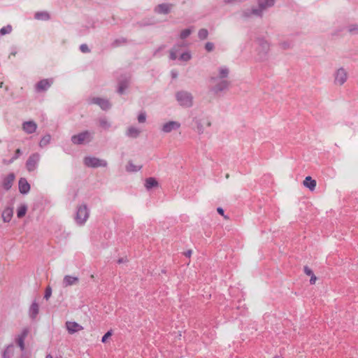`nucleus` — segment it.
<instances>
[{"mask_svg": "<svg viewBox=\"0 0 358 358\" xmlns=\"http://www.w3.org/2000/svg\"><path fill=\"white\" fill-rule=\"evenodd\" d=\"M275 0H259V6L262 10H265L266 8L273 6Z\"/></svg>", "mask_w": 358, "mask_h": 358, "instance_id": "6ab92c4d", "label": "nucleus"}, {"mask_svg": "<svg viewBox=\"0 0 358 358\" xmlns=\"http://www.w3.org/2000/svg\"><path fill=\"white\" fill-rule=\"evenodd\" d=\"M80 50L83 52H89V48L87 45L83 44L80 45Z\"/></svg>", "mask_w": 358, "mask_h": 358, "instance_id": "a19ab883", "label": "nucleus"}, {"mask_svg": "<svg viewBox=\"0 0 358 358\" xmlns=\"http://www.w3.org/2000/svg\"><path fill=\"white\" fill-rule=\"evenodd\" d=\"M198 36L201 40L206 39L208 36V31L206 29H201L199 31Z\"/></svg>", "mask_w": 358, "mask_h": 358, "instance_id": "c85d7f7f", "label": "nucleus"}, {"mask_svg": "<svg viewBox=\"0 0 358 358\" xmlns=\"http://www.w3.org/2000/svg\"><path fill=\"white\" fill-rule=\"evenodd\" d=\"M78 281H79V280H78V278H77V277H74V276H71V275H66L64 278L63 284H64V286L65 287H66L77 284L78 282Z\"/></svg>", "mask_w": 358, "mask_h": 358, "instance_id": "4468645a", "label": "nucleus"}, {"mask_svg": "<svg viewBox=\"0 0 358 358\" xmlns=\"http://www.w3.org/2000/svg\"><path fill=\"white\" fill-rule=\"evenodd\" d=\"M52 81L49 79H43L39 81L36 85V89L37 92H42L47 90L52 85Z\"/></svg>", "mask_w": 358, "mask_h": 358, "instance_id": "6e6552de", "label": "nucleus"}, {"mask_svg": "<svg viewBox=\"0 0 358 358\" xmlns=\"http://www.w3.org/2000/svg\"><path fill=\"white\" fill-rule=\"evenodd\" d=\"M142 167L140 164H134L132 162H129L126 166V169L129 172H136L139 171Z\"/></svg>", "mask_w": 358, "mask_h": 358, "instance_id": "aec40b11", "label": "nucleus"}, {"mask_svg": "<svg viewBox=\"0 0 358 358\" xmlns=\"http://www.w3.org/2000/svg\"><path fill=\"white\" fill-rule=\"evenodd\" d=\"M15 353V347L13 345H8L4 350L3 358H11Z\"/></svg>", "mask_w": 358, "mask_h": 358, "instance_id": "5701e85b", "label": "nucleus"}, {"mask_svg": "<svg viewBox=\"0 0 358 358\" xmlns=\"http://www.w3.org/2000/svg\"><path fill=\"white\" fill-rule=\"evenodd\" d=\"M145 120H146V117H145V114L144 113H141L138 116V120L140 123L144 122L145 121Z\"/></svg>", "mask_w": 358, "mask_h": 358, "instance_id": "4c0bfd02", "label": "nucleus"}, {"mask_svg": "<svg viewBox=\"0 0 358 358\" xmlns=\"http://www.w3.org/2000/svg\"><path fill=\"white\" fill-rule=\"evenodd\" d=\"M14 179H15L14 175L13 173L9 174L3 181V187L6 189H10L12 186Z\"/></svg>", "mask_w": 358, "mask_h": 358, "instance_id": "a211bd4d", "label": "nucleus"}, {"mask_svg": "<svg viewBox=\"0 0 358 358\" xmlns=\"http://www.w3.org/2000/svg\"><path fill=\"white\" fill-rule=\"evenodd\" d=\"M39 308L38 305L36 303H34L31 304L29 308V315L32 318H35L38 314Z\"/></svg>", "mask_w": 358, "mask_h": 358, "instance_id": "b1692460", "label": "nucleus"}, {"mask_svg": "<svg viewBox=\"0 0 358 358\" xmlns=\"http://www.w3.org/2000/svg\"><path fill=\"white\" fill-rule=\"evenodd\" d=\"M207 125H208V126H210V122H208L207 123Z\"/></svg>", "mask_w": 358, "mask_h": 358, "instance_id": "603ef678", "label": "nucleus"}, {"mask_svg": "<svg viewBox=\"0 0 358 358\" xmlns=\"http://www.w3.org/2000/svg\"><path fill=\"white\" fill-rule=\"evenodd\" d=\"M88 217V211L86 206H80L78 209L77 215H76V221L78 223H83L87 221Z\"/></svg>", "mask_w": 358, "mask_h": 358, "instance_id": "423d86ee", "label": "nucleus"}, {"mask_svg": "<svg viewBox=\"0 0 358 358\" xmlns=\"http://www.w3.org/2000/svg\"><path fill=\"white\" fill-rule=\"evenodd\" d=\"M15 54H16L15 52L10 53V55H9V57H10L11 56H14L15 57Z\"/></svg>", "mask_w": 358, "mask_h": 358, "instance_id": "de8ad7c7", "label": "nucleus"}, {"mask_svg": "<svg viewBox=\"0 0 358 358\" xmlns=\"http://www.w3.org/2000/svg\"><path fill=\"white\" fill-rule=\"evenodd\" d=\"M12 31V27L10 25H8L1 29L0 32L2 35H5L6 34L10 33Z\"/></svg>", "mask_w": 358, "mask_h": 358, "instance_id": "2f4dec72", "label": "nucleus"}, {"mask_svg": "<svg viewBox=\"0 0 358 358\" xmlns=\"http://www.w3.org/2000/svg\"><path fill=\"white\" fill-rule=\"evenodd\" d=\"M15 152L17 155H19L20 153V149H17Z\"/></svg>", "mask_w": 358, "mask_h": 358, "instance_id": "49530a36", "label": "nucleus"}, {"mask_svg": "<svg viewBox=\"0 0 358 358\" xmlns=\"http://www.w3.org/2000/svg\"><path fill=\"white\" fill-rule=\"evenodd\" d=\"M348 79V73L343 68L338 69L334 75V83L336 85H343Z\"/></svg>", "mask_w": 358, "mask_h": 358, "instance_id": "7ed1b4c3", "label": "nucleus"}, {"mask_svg": "<svg viewBox=\"0 0 358 358\" xmlns=\"http://www.w3.org/2000/svg\"><path fill=\"white\" fill-rule=\"evenodd\" d=\"M180 105L190 106L192 103V97L190 94L185 92H178L176 95Z\"/></svg>", "mask_w": 358, "mask_h": 358, "instance_id": "39448f33", "label": "nucleus"}, {"mask_svg": "<svg viewBox=\"0 0 358 358\" xmlns=\"http://www.w3.org/2000/svg\"><path fill=\"white\" fill-rule=\"evenodd\" d=\"M191 58V55L189 52H185L181 55L180 59L183 61H188Z\"/></svg>", "mask_w": 358, "mask_h": 358, "instance_id": "c9c22d12", "label": "nucleus"}, {"mask_svg": "<svg viewBox=\"0 0 358 358\" xmlns=\"http://www.w3.org/2000/svg\"><path fill=\"white\" fill-rule=\"evenodd\" d=\"M229 74V70L226 67H222L219 69V75L218 77L220 78H224L227 77Z\"/></svg>", "mask_w": 358, "mask_h": 358, "instance_id": "bb28decb", "label": "nucleus"}, {"mask_svg": "<svg viewBox=\"0 0 358 358\" xmlns=\"http://www.w3.org/2000/svg\"><path fill=\"white\" fill-rule=\"evenodd\" d=\"M45 358H53L52 355H48Z\"/></svg>", "mask_w": 358, "mask_h": 358, "instance_id": "09e8293b", "label": "nucleus"}, {"mask_svg": "<svg viewBox=\"0 0 358 358\" xmlns=\"http://www.w3.org/2000/svg\"><path fill=\"white\" fill-rule=\"evenodd\" d=\"M303 185L308 188L310 191H314L317 182L315 180L313 179L310 176L306 177L305 180L303 182Z\"/></svg>", "mask_w": 358, "mask_h": 358, "instance_id": "ddd939ff", "label": "nucleus"}, {"mask_svg": "<svg viewBox=\"0 0 358 358\" xmlns=\"http://www.w3.org/2000/svg\"><path fill=\"white\" fill-rule=\"evenodd\" d=\"M37 128V124L33 121H27L22 124L23 130L27 134L34 133Z\"/></svg>", "mask_w": 358, "mask_h": 358, "instance_id": "9b49d317", "label": "nucleus"}, {"mask_svg": "<svg viewBox=\"0 0 358 358\" xmlns=\"http://www.w3.org/2000/svg\"><path fill=\"white\" fill-rule=\"evenodd\" d=\"M3 82H1V83H0V88H2V87H3Z\"/></svg>", "mask_w": 358, "mask_h": 358, "instance_id": "8fccbe9b", "label": "nucleus"}, {"mask_svg": "<svg viewBox=\"0 0 358 358\" xmlns=\"http://www.w3.org/2000/svg\"><path fill=\"white\" fill-rule=\"evenodd\" d=\"M38 159L39 156L37 154H34L30 156V157L27 162V168L29 171L34 170Z\"/></svg>", "mask_w": 358, "mask_h": 358, "instance_id": "1a4fd4ad", "label": "nucleus"}, {"mask_svg": "<svg viewBox=\"0 0 358 358\" xmlns=\"http://www.w3.org/2000/svg\"><path fill=\"white\" fill-rule=\"evenodd\" d=\"M173 7V4L169 3H162L158 5L155 10L156 13L159 14H168Z\"/></svg>", "mask_w": 358, "mask_h": 358, "instance_id": "9d476101", "label": "nucleus"}, {"mask_svg": "<svg viewBox=\"0 0 358 358\" xmlns=\"http://www.w3.org/2000/svg\"><path fill=\"white\" fill-rule=\"evenodd\" d=\"M51 295H52V288L50 286H48L45 289L44 298L46 300H48L50 299V297L51 296Z\"/></svg>", "mask_w": 358, "mask_h": 358, "instance_id": "f704fd0d", "label": "nucleus"}, {"mask_svg": "<svg viewBox=\"0 0 358 358\" xmlns=\"http://www.w3.org/2000/svg\"><path fill=\"white\" fill-rule=\"evenodd\" d=\"M191 30L189 29H184L180 33V38L182 39L186 38L187 36H189L191 34Z\"/></svg>", "mask_w": 358, "mask_h": 358, "instance_id": "473e14b6", "label": "nucleus"}, {"mask_svg": "<svg viewBox=\"0 0 358 358\" xmlns=\"http://www.w3.org/2000/svg\"><path fill=\"white\" fill-rule=\"evenodd\" d=\"M50 141V136H44L40 142L41 146L46 145Z\"/></svg>", "mask_w": 358, "mask_h": 358, "instance_id": "72a5a7b5", "label": "nucleus"}, {"mask_svg": "<svg viewBox=\"0 0 358 358\" xmlns=\"http://www.w3.org/2000/svg\"><path fill=\"white\" fill-rule=\"evenodd\" d=\"M92 136L88 131L82 132L78 135L72 136V142L74 144H82L90 141Z\"/></svg>", "mask_w": 358, "mask_h": 358, "instance_id": "20e7f679", "label": "nucleus"}, {"mask_svg": "<svg viewBox=\"0 0 358 358\" xmlns=\"http://www.w3.org/2000/svg\"><path fill=\"white\" fill-rule=\"evenodd\" d=\"M158 183L157 180L153 178H149L145 180V187L147 189H150L153 187L157 186Z\"/></svg>", "mask_w": 358, "mask_h": 358, "instance_id": "393cba45", "label": "nucleus"}, {"mask_svg": "<svg viewBox=\"0 0 358 358\" xmlns=\"http://www.w3.org/2000/svg\"><path fill=\"white\" fill-rule=\"evenodd\" d=\"M84 163L87 166L97 168L101 166H106L107 163L105 160L94 157H87L84 159Z\"/></svg>", "mask_w": 358, "mask_h": 358, "instance_id": "f03ea898", "label": "nucleus"}, {"mask_svg": "<svg viewBox=\"0 0 358 358\" xmlns=\"http://www.w3.org/2000/svg\"><path fill=\"white\" fill-rule=\"evenodd\" d=\"M192 250H188L184 252V255L187 257H190L192 256Z\"/></svg>", "mask_w": 358, "mask_h": 358, "instance_id": "37998d69", "label": "nucleus"}, {"mask_svg": "<svg viewBox=\"0 0 358 358\" xmlns=\"http://www.w3.org/2000/svg\"><path fill=\"white\" fill-rule=\"evenodd\" d=\"M349 31L352 34H358V25H351Z\"/></svg>", "mask_w": 358, "mask_h": 358, "instance_id": "e433bc0d", "label": "nucleus"}, {"mask_svg": "<svg viewBox=\"0 0 358 358\" xmlns=\"http://www.w3.org/2000/svg\"><path fill=\"white\" fill-rule=\"evenodd\" d=\"M91 278H94V275L93 274H92V275H91Z\"/></svg>", "mask_w": 358, "mask_h": 358, "instance_id": "864d4df0", "label": "nucleus"}, {"mask_svg": "<svg viewBox=\"0 0 358 358\" xmlns=\"http://www.w3.org/2000/svg\"><path fill=\"white\" fill-rule=\"evenodd\" d=\"M170 57L171 59H176L177 57V54L175 50H172L170 52Z\"/></svg>", "mask_w": 358, "mask_h": 358, "instance_id": "79ce46f5", "label": "nucleus"}, {"mask_svg": "<svg viewBox=\"0 0 358 358\" xmlns=\"http://www.w3.org/2000/svg\"><path fill=\"white\" fill-rule=\"evenodd\" d=\"M264 10H262V8L259 6V8L252 9L251 13L246 14V16H250L251 15H261Z\"/></svg>", "mask_w": 358, "mask_h": 358, "instance_id": "7c9ffc66", "label": "nucleus"}, {"mask_svg": "<svg viewBox=\"0 0 358 358\" xmlns=\"http://www.w3.org/2000/svg\"><path fill=\"white\" fill-rule=\"evenodd\" d=\"M19 189L22 194L27 193L30 189V185L25 178H20L19 180Z\"/></svg>", "mask_w": 358, "mask_h": 358, "instance_id": "2eb2a0df", "label": "nucleus"}, {"mask_svg": "<svg viewBox=\"0 0 358 358\" xmlns=\"http://www.w3.org/2000/svg\"><path fill=\"white\" fill-rule=\"evenodd\" d=\"M112 335L110 331H108L105 334V335L102 337L101 341L105 343L106 340Z\"/></svg>", "mask_w": 358, "mask_h": 358, "instance_id": "ea45409f", "label": "nucleus"}, {"mask_svg": "<svg viewBox=\"0 0 358 358\" xmlns=\"http://www.w3.org/2000/svg\"><path fill=\"white\" fill-rule=\"evenodd\" d=\"M93 102L96 104L99 105L101 108L104 110L109 108L110 106V104L108 102V101L100 98L94 99Z\"/></svg>", "mask_w": 358, "mask_h": 358, "instance_id": "dca6fc26", "label": "nucleus"}, {"mask_svg": "<svg viewBox=\"0 0 358 358\" xmlns=\"http://www.w3.org/2000/svg\"><path fill=\"white\" fill-rule=\"evenodd\" d=\"M50 16L49 13L46 11L37 12L35 14V19H36L38 20L46 21V20H48L50 19Z\"/></svg>", "mask_w": 358, "mask_h": 358, "instance_id": "412c9836", "label": "nucleus"}, {"mask_svg": "<svg viewBox=\"0 0 358 358\" xmlns=\"http://www.w3.org/2000/svg\"><path fill=\"white\" fill-rule=\"evenodd\" d=\"M29 334L30 328L24 327L15 337V343L19 346L22 351H24L25 350L24 340L29 336Z\"/></svg>", "mask_w": 358, "mask_h": 358, "instance_id": "f257e3e1", "label": "nucleus"}, {"mask_svg": "<svg viewBox=\"0 0 358 358\" xmlns=\"http://www.w3.org/2000/svg\"><path fill=\"white\" fill-rule=\"evenodd\" d=\"M140 134V131L134 127H130L127 131L128 136L131 137H136Z\"/></svg>", "mask_w": 358, "mask_h": 358, "instance_id": "a878e982", "label": "nucleus"}, {"mask_svg": "<svg viewBox=\"0 0 358 358\" xmlns=\"http://www.w3.org/2000/svg\"><path fill=\"white\" fill-rule=\"evenodd\" d=\"M228 87V82L226 81V80H224V81H222L215 88V91L217 92H220V91H222L224 89H226L227 87Z\"/></svg>", "mask_w": 358, "mask_h": 358, "instance_id": "cd10ccee", "label": "nucleus"}, {"mask_svg": "<svg viewBox=\"0 0 358 358\" xmlns=\"http://www.w3.org/2000/svg\"><path fill=\"white\" fill-rule=\"evenodd\" d=\"M13 209L10 208H6L2 213V217L5 222H9L11 220V217L13 216Z\"/></svg>", "mask_w": 358, "mask_h": 358, "instance_id": "f3484780", "label": "nucleus"}, {"mask_svg": "<svg viewBox=\"0 0 358 358\" xmlns=\"http://www.w3.org/2000/svg\"><path fill=\"white\" fill-rule=\"evenodd\" d=\"M26 212H27V207L24 206H21L17 209V216L19 217H22L26 214Z\"/></svg>", "mask_w": 358, "mask_h": 358, "instance_id": "c756f323", "label": "nucleus"}, {"mask_svg": "<svg viewBox=\"0 0 358 358\" xmlns=\"http://www.w3.org/2000/svg\"><path fill=\"white\" fill-rule=\"evenodd\" d=\"M180 127V124L176 121H170L165 123L162 127V131L165 133L171 132L173 130L178 129Z\"/></svg>", "mask_w": 358, "mask_h": 358, "instance_id": "0eeeda50", "label": "nucleus"}, {"mask_svg": "<svg viewBox=\"0 0 358 358\" xmlns=\"http://www.w3.org/2000/svg\"><path fill=\"white\" fill-rule=\"evenodd\" d=\"M273 358H283V357H281V356L276 355V356H275Z\"/></svg>", "mask_w": 358, "mask_h": 358, "instance_id": "3c124183", "label": "nucleus"}, {"mask_svg": "<svg viewBox=\"0 0 358 358\" xmlns=\"http://www.w3.org/2000/svg\"><path fill=\"white\" fill-rule=\"evenodd\" d=\"M122 92H123V88H122V87L121 86V87H120V88H119V92H120V93H122Z\"/></svg>", "mask_w": 358, "mask_h": 358, "instance_id": "a18cd8bd", "label": "nucleus"}, {"mask_svg": "<svg viewBox=\"0 0 358 358\" xmlns=\"http://www.w3.org/2000/svg\"><path fill=\"white\" fill-rule=\"evenodd\" d=\"M217 210L220 215H224V210L222 208H218Z\"/></svg>", "mask_w": 358, "mask_h": 358, "instance_id": "c03bdc74", "label": "nucleus"}, {"mask_svg": "<svg viewBox=\"0 0 358 358\" xmlns=\"http://www.w3.org/2000/svg\"><path fill=\"white\" fill-rule=\"evenodd\" d=\"M66 326L70 334H73L83 329L82 326L75 322H67Z\"/></svg>", "mask_w": 358, "mask_h": 358, "instance_id": "f8f14e48", "label": "nucleus"}, {"mask_svg": "<svg viewBox=\"0 0 358 358\" xmlns=\"http://www.w3.org/2000/svg\"><path fill=\"white\" fill-rule=\"evenodd\" d=\"M205 48H206L207 51L210 52V51H212L213 50L214 45H213V43L208 42V43H207L206 44Z\"/></svg>", "mask_w": 358, "mask_h": 358, "instance_id": "58836bf2", "label": "nucleus"}, {"mask_svg": "<svg viewBox=\"0 0 358 358\" xmlns=\"http://www.w3.org/2000/svg\"><path fill=\"white\" fill-rule=\"evenodd\" d=\"M303 270H304V273L310 277V283L311 285L315 284L316 280H317V277L314 275V273H313L312 270L309 267H308V266H305Z\"/></svg>", "mask_w": 358, "mask_h": 358, "instance_id": "4be33fe9", "label": "nucleus"}]
</instances>
